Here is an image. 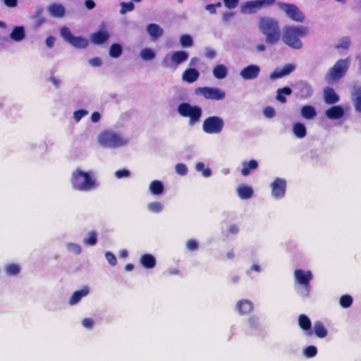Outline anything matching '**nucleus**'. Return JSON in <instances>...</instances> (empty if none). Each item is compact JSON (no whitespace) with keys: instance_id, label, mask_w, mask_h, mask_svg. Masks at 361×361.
<instances>
[{"instance_id":"1","label":"nucleus","mask_w":361,"mask_h":361,"mask_svg":"<svg viewBox=\"0 0 361 361\" xmlns=\"http://www.w3.org/2000/svg\"><path fill=\"white\" fill-rule=\"evenodd\" d=\"M258 27L265 36V42L269 44H277L281 38L279 23L274 18L261 16L259 18Z\"/></svg>"},{"instance_id":"2","label":"nucleus","mask_w":361,"mask_h":361,"mask_svg":"<svg viewBox=\"0 0 361 361\" xmlns=\"http://www.w3.org/2000/svg\"><path fill=\"white\" fill-rule=\"evenodd\" d=\"M71 183L75 190L87 192L97 188V183L93 176L89 172H85L77 169L71 176Z\"/></svg>"},{"instance_id":"3","label":"nucleus","mask_w":361,"mask_h":361,"mask_svg":"<svg viewBox=\"0 0 361 361\" xmlns=\"http://www.w3.org/2000/svg\"><path fill=\"white\" fill-rule=\"evenodd\" d=\"M308 31V28L305 26H286L283 28L282 40L288 47L300 49L302 47L300 38L306 36Z\"/></svg>"},{"instance_id":"4","label":"nucleus","mask_w":361,"mask_h":361,"mask_svg":"<svg viewBox=\"0 0 361 361\" xmlns=\"http://www.w3.org/2000/svg\"><path fill=\"white\" fill-rule=\"evenodd\" d=\"M350 66L348 59H339L331 68L326 75V79L329 81H336L345 75Z\"/></svg>"},{"instance_id":"5","label":"nucleus","mask_w":361,"mask_h":361,"mask_svg":"<svg viewBox=\"0 0 361 361\" xmlns=\"http://www.w3.org/2000/svg\"><path fill=\"white\" fill-rule=\"evenodd\" d=\"M278 6L286 14V17L292 21L297 23L305 21V14L295 4L279 2Z\"/></svg>"},{"instance_id":"6","label":"nucleus","mask_w":361,"mask_h":361,"mask_svg":"<svg viewBox=\"0 0 361 361\" xmlns=\"http://www.w3.org/2000/svg\"><path fill=\"white\" fill-rule=\"evenodd\" d=\"M188 56L189 55L185 51H175L170 56H165L163 59L162 64L166 68L176 69L180 64L187 61Z\"/></svg>"},{"instance_id":"7","label":"nucleus","mask_w":361,"mask_h":361,"mask_svg":"<svg viewBox=\"0 0 361 361\" xmlns=\"http://www.w3.org/2000/svg\"><path fill=\"white\" fill-rule=\"evenodd\" d=\"M178 111L182 116L189 117L192 123L197 122L202 115V110L199 106H192L188 103L179 104Z\"/></svg>"},{"instance_id":"8","label":"nucleus","mask_w":361,"mask_h":361,"mask_svg":"<svg viewBox=\"0 0 361 361\" xmlns=\"http://www.w3.org/2000/svg\"><path fill=\"white\" fill-rule=\"evenodd\" d=\"M99 142L104 147H117L124 145L126 140L116 133L104 132L99 137Z\"/></svg>"},{"instance_id":"9","label":"nucleus","mask_w":361,"mask_h":361,"mask_svg":"<svg viewBox=\"0 0 361 361\" xmlns=\"http://www.w3.org/2000/svg\"><path fill=\"white\" fill-rule=\"evenodd\" d=\"M197 95H202L206 99L222 100L226 97L224 91L217 87H203L195 90Z\"/></svg>"},{"instance_id":"10","label":"nucleus","mask_w":361,"mask_h":361,"mask_svg":"<svg viewBox=\"0 0 361 361\" xmlns=\"http://www.w3.org/2000/svg\"><path fill=\"white\" fill-rule=\"evenodd\" d=\"M224 121L216 116L207 118L202 124L203 130L208 134H216L221 132L224 128Z\"/></svg>"},{"instance_id":"11","label":"nucleus","mask_w":361,"mask_h":361,"mask_svg":"<svg viewBox=\"0 0 361 361\" xmlns=\"http://www.w3.org/2000/svg\"><path fill=\"white\" fill-rule=\"evenodd\" d=\"M60 33L64 40L70 43L74 47L82 49L85 48L88 45V42L86 39L73 35L71 30L67 27H62L60 30Z\"/></svg>"},{"instance_id":"12","label":"nucleus","mask_w":361,"mask_h":361,"mask_svg":"<svg viewBox=\"0 0 361 361\" xmlns=\"http://www.w3.org/2000/svg\"><path fill=\"white\" fill-rule=\"evenodd\" d=\"M276 0H252L246 1L241 8L243 13H255L258 9L264 6H269L275 3Z\"/></svg>"},{"instance_id":"13","label":"nucleus","mask_w":361,"mask_h":361,"mask_svg":"<svg viewBox=\"0 0 361 361\" xmlns=\"http://www.w3.org/2000/svg\"><path fill=\"white\" fill-rule=\"evenodd\" d=\"M294 277L296 282L303 286L307 290V294L310 290V281L312 279V274L310 271H303L302 269H295Z\"/></svg>"},{"instance_id":"14","label":"nucleus","mask_w":361,"mask_h":361,"mask_svg":"<svg viewBox=\"0 0 361 361\" xmlns=\"http://www.w3.org/2000/svg\"><path fill=\"white\" fill-rule=\"evenodd\" d=\"M296 97L300 99H307L312 95L313 90L312 86L305 80L298 81L295 85Z\"/></svg>"},{"instance_id":"15","label":"nucleus","mask_w":361,"mask_h":361,"mask_svg":"<svg viewBox=\"0 0 361 361\" xmlns=\"http://www.w3.org/2000/svg\"><path fill=\"white\" fill-rule=\"evenodd\" d=\"M271 195L276 199L284 197L286 189V181L280 178H276L271 184Z\"/></svg>"},{"instance_id":"16","label":"nucleus","mask_w":361,"mask_h":361,"mask_svg":"<svg viewBox=\"0 0 361 361\" xmlns=\"http://www.w3.org/2000/svg\"><path fill=\"white\" fill-rule=\"evenodd\" d=\"M260 72V68L257 65H249L243 68L240 72V75L245 80H250L257 78Z\"/></svg>"},{"instance_id":"17","label":"nucleus","mask_w":361,"mask_h":361,"mask_svg":"<svg viewBox=\"0 0 361 361\" xmlns=\"http://www.w3.org/2000/svg\"><path fill=\"white\" fill-rule=\"evenodd\" d=\"M236 310L241 315H245L253 311L254 305L251 301L247 299H242L236 303Z\"/></svg>"},{"instance_id":"18","label":"nucleus","mask_w":361,"mask_h":361,"mask_svg":"<svg viewBox=\"0 0 361 361\" xmlns=\"http://www.w3.org/2000/svg\"><path fill=\"white\" fill-rule=\"evenodd\" d=\"M298 325L301 329H302L305 334L308 336H311L313 334V331L311 329L312 322L310 318L305 314H300L298 317Z\"/></svg>"},{"instance_id":"19","label":"nucleus","mask_w":361,"mask_h":361,"mask_svg":"<svg viewBox=\"0 0 361 361\" xmlns=\"http://www.w3.org/2000/svg\"><path fill=\"white\" fill-rule=\"evenodd\" d=\"M325 115L329 119H339L344 116V110L341 106H333L326 111Z\"/></svg>"},{"instance_id":"20","label":"nucleus","mask_w":361,"mask_h":361,"mask_svg":"<svg viewBox=\"0 0 361 361\" xmlns=\"http://www.w3.org/2000/svg\"><path fill=\"white\" fill-rule=\"evenodd\" d=\"M200 77V73L195 68H187L182 74V80L188 83L196 81Z\"/></svg>"},{"instance_id":"21","label":"nucleus","mask_w":361,"mask_h":361,"mask_svg":"<svg viewBox=\"0 0 361 361\" xmlns=\"http://www.w3.org/2000/svg\"><path fill=\"white\" fill-rule=\"evenodd\" d=\"M324 101L328 104H336L339 100L338 95L331 87H326L324 90Z\"/></svg>"},{"instance_id":"22","label":"nucleus","mask_w":361,"mask_h":361,"mask_svg":"<svg viewBox=\"0 0 361 361\" xmlns=\"http://www.w3.org/2000/svg\"><path fill=\"white\" fill-rule=\"evenodd\" d=\"M140 264L145 269H152L156 265V259L151 254H144L140 259Z\"/></svg>"},{"instance_id":"23","label":"nucleus","mask_w":361,"mask_h":361,"mask_svg":"<svg viewBox=\"0 0 361 361\" xmlns=\"http://www.w3.org/2000/svg\"><path fill=\"white\" fill-rule=\"evenodd\" d=\"M242 166L243 168L240 173L242 176H247L250 173L251 171L258 168V162L255 159H251L249 161L243 162Z\"/></svg>"},{"instance_id":"24","label":"nucleus","mask_w":361,"mask_h":361,"mask_svg":"<svg viewBox=\"0 0 361 361\" xmlns=\"http://www.w3.org/2000/svg\"><path fill=\"white\" fill-rule=\"evenodd\" d=\"M237 194L240 199L247 200L253 195V190L250 186L242 185L237 188Z\"/></svg>"},{"instance_id":"25","label":"nucleus","mask_w":361,"mask_h":361,"mask_svg":"<svg viewBox=\"0 0 361 361\" xmlns=\"http://www.w3.org/2000/svg\"><path fill=\"white\" fill-rule=\"evenodd\" d=\"M48 11L53 17L61 18L64 16V7L59 4H52L49 6Z\"/></svg>"},{"instance_id":"26","label":"nucleus","mask_w":361,"mask_h":361,"mask_svg":"<svg viewBox=\"0 0 361 361\" xmlns=\"http://www.w3.org/2000/svg\"><path fill=\"white\" fill-rule=\"evenodd\" d=\"M109 33L106 31L99 30L92 35L91 39L93 43L100 44L109 39Z\"/></svg>"},{"instance_id":"27","label":"nucleus","mask_w":361,"mask_h":361,"mask_svg":"<svg viewBox=\"0 0 361 361\" xmlns=\"http://www.w3.org/2000/svg\"><path fill=\"white\" fill-rule=\"evenodd\" d=\"M10 37L16 42H20L25 37V30L23 26L15 27L10 34Z\"/></svg>"},{"instance_id":"28","label":"nucleus","mask_w":361,"mask_h":361,"mask_svg":"<svg viewBox=\"0 0 361 361\" xmlns=\"http://www.w3.org/2000/svg\"><path fill=\"white\" fill-rule=\"evenodd\" d=\"M88 293V288H85L80 290L75 291L71 298L69 299L70 305H75L78 303L82 297L85 296Z\"/></svg>"},{"instance_id":"29","label":"nucleus","mask_w":361,"mask_h":361,"mask_svg":"<svg viewBox=\"0 0 361 361\" xmlns=\"http://www.w3.org/2000/svg\"><path fill=\"white\" fill-rule=\"evenodd\" d=\"M228 74V69L223 64L216 65L213 69V75L217 79H224Z\"/></svg>"},{"instance_id":"30","label":"nucleus","mask_w":361,"mask_h":361,"mask_svg":"<svg viewBox=\"0 0 361 361\" xmlns=\"http://www.w3.org/2000/svg\"><path fill=\"white\" fill-rule=\"evenodd\" d=\"M291 93L292 90L288 87L279 88L276 92V99L281 104H284L286 102V96L290 95Z\"/></svg>"},{"instance_id":"31","label":"nucleus","mask_w":361,"mask_h":361,"mask_svg":"<svg viewBox=\"0 0 361 361\" xmlns=\"http://www.w3.org/2000/svg\"><path fill=\"white\" fill-rule=\"evenodd\" d=\"M314 333L320 338H323L327 336V330L324 325L319 321L314 324Z\"/></svg>"},{"instance_id":"32","label":"nucleus","mask_w":361,"mask_h":361,"mask_svg":"<svg viewBox=\"0 0 361 361\" xmlns=\"http://www.w3.org/2000/svg\"><path fill=\"white\" fill-rule=\"evenodd\" d=\"M147 32L153 38H159L163 35V30L157 24L152 23L147 26Z\"/></svg>"},{"instance_id":"33","label":"nucleus","mask_w":361,"mask_h":361,"mask_svg":"<svg viewBox=\"0 0 361 361\" xmlns=\"http://www.w3.org/2000/svg\"><path fill=\"white\" fill-rule=\"evenodd\" d=\"M314 108L310 105H305L301 108V115L306 119H312L316 116Z\"/></svg>"},{"instance_id":"34","label":"nucleus","mask_w":361,"mask_h":361,"mask_svg":"<svg viewBox=\"0 0 361 361\" xmlns=\"http://www.w3.org/2000/svg\"><path fill=\"white\" fill-rule=\"evenodd\" d=\"M149 190L154 195H159L164 192V186L161 181L153 180L149 184Z\"/></svg>"},{"instance_id":"35","label":"nucleus","mask_w":361,"mask_h":361,"mask_svg":"<svg viewBox=\"0 0 361 361\" xmlns=\"http://www.w3.org/2000/svg\"><path fill=\"white\" fill-rule=\"evenodd\" d=\"M293 132L298 138H303L307 134L306 128L305 125L301 123H296L293 125Z\"/></svg>"},{"instance_id":"36","label":"nucleus","mask_w":361,"mask_h":361,"mask_svg":"<svg viewBox=\"0 0 361 361\" xmlns=\"http://www.w3.org/2000/svg\"><path fill=\"white\" fill-rule=\"evenodd\" d=\"M353 102L356 111L361 112V87L356 88L353 92Z\"/></svg>"},{"instance_id":"37","label":"nucleus","mask_w":361,"mask_h":361,"mask_svg":"<svg viewBox=\"0 0 361 361\" xmlns=\"http://www.w3.org/2000/svg\"><path fill=\"white\" fill-rule=\"evenodd\" d=\"M5 272L8 276H16L20 271V267L18 264H8L5 266Z\"/></svg>"},{"instance_id":"38","label":"nucleus","mask_w":361,"mask_h":361,"mask_svg":"<svg viewBox=\"0 0 361 361\" xmlns=\"http://www.w3.org/2000/svg\"><path fill=\"white\" fill-rule=\"evenodd\" d=\"M180 44L184 48L192 47L193 45L192 37L188 34L182 35L180 37Z\"/></svg>"},{"instance_id":"39","label":"nucleus","mask_w":361,"mask_h":361,"mask_svg":"<svg viewBox=\"0 0 361 361\" xmlns=\"http://www.w3.org/2000/svg\"><path fill=\"white\" fill-rule=\"evenodd\" d=\"M122 54V47L119 44H113L109 50V55L113 58H118Z\"/></svg>"},{"instance_id":"40","label":"nucleus","mask_w":361,"mask_h":361,"mask_svg":"<svg viewBox=\"0 0 361 361\" xmlns=\"http://www.w3.org/2000/svg\"><path fill=\"white\" fill-rule=\"evenodd\" d=\"M340 305L343 308H348L353 304V298L349 295H343L340 298Z\"/></svg>"},{"instance_id":"41","label":"nucleus","mask_w":361,"mask_h":361,"mask_svg":"<svg viewBox=\"0 0 361 361\" xmlns=\"http://www.w3.org/2000/svg\"><path fill=\"white\" fill-rule=\"evenodd\" d=\"M140 56L143 60H152L155 57V54L151 49L145 48L141 50Z\"/></svg>"},{"instance_id":"42","label":"nucleus","mask_w":361,"mask_h":361,"mask_svg":"<svg viewBox=\"0 0 361 361\" xmlns=\"http://www.w3.org/2000/svg\"><path fill=\"white\" fill-rule=\"evenodd\" d=\"M97 242V233L94 231L89 233V237L84 239V244L87 245H94Z\"/></svg>"},{"instance_id":"43","label":"nucleus","mask_w":361,"mask_h":361,"mask_svg":"<svg viewBox=\"0 0 361 361\" xmlns=\"http://www.w3.org/2000/svg\"><path fill=\"white\" fill-rule=\"evenodd\" d=\"M317 353V349L314 345H309L304 349V355L307 357H313Z\"/></svg>"},{"instance_id":"44","label":"nucleus","mask_w":361,"mask_h":361,"mask_svg":"<svg viewBox=\"0 0 361 361\" xmlns=\"http://www.w3.org/2000/svg\"><path fill=\"white\" fill-rule=\"evenodd\" d=\"M148 209L152 212L159 213V212H161V210L163 209V206L159 202H153L148 204Z\"/></svg>"},{"instance_id":"45","label":"nucleus","mask_w":361,"mask_h":361,"mask_svg":"<svg viewBox=\"0 0 361 361\" xmlns=\"http://www.w3.org/2000/svg\"><path fill=\"white\" fill-rule=\"evenodd\" d=\"M121 8L120 12L121 14H124L126 12L131 11L135 8L134 4L133 2H128V3L122 2L121 4Z\"/></svg>"},{"instance_id":"46","label":"nucleus","mask_w":361,"mask_h":361,"mask_svg":"<svg viewBox=\"0 0 361 361\" xmlns=\"http://www.w3.org/2000/svg\"><path fill=\"white\" fill-rule=\"evenodd\" d=\"M350 44V39L348 37H345L341 39L340 42L336 45V48L347 49L349 48Z\"/></svg>"},{"instance_id":"47","label":"nucleus","mask_w":361,"mask_h":361,"mask_svg":"<svg viewBox=\"0 0 361 361\" xmlns=\"http://www.w3.org/2000/svg\"><path fill=\"white\" fill-rule=\"evenodd\" d=\"M247 323L250 329H257L259 327V319L256 316H251L247 319Z\"/></svg>"},{"instance_id":"48","label":"nucleus","mask_w":361,"mask_h":361,"mask_svg":"<svg viewBox=\"0 0 361 361\" xmlns=\"http://www.w3.org/2000/svg\"><path fill=\"white\" fill-rule=\"evenodd\" d=\"M176 171L180 176H185L188 173V169L185 164L179 163L176 166Z\"/></svg>"},{"instance_id":"49","label":"nucleus","mask_w":361,"mask_h":361,"mask_svg":"<svg viewBox=\"0 0 361 361\" xmlns=\"http://www.w3.org/2000/svg\"><path fill=\"white\" fill-rule=\"evenodd\" d=\"M186 247L190 251L196 250L198 247V243L195 239H190L186 243Z\"/></svg>"},{"instance_id":"50","label":"nucleus","mask_w":361,"mask_h":361,"mask_svg":"<svg viewBox=\"0 0 361 361\" xmlns=\"http://www.w3.org/2000/svg\"><path fill=\"white\" fill-rule=\"evenodd\" d=\"M88 114V112L83 109H80L78 111H75L73 114V118L75 120V121L78 122L82 118H83L85 116H86Z\"/></svg>"},{"instance_id":"51","label":"nucleus","mask_w":361,"mask_h":361,"mask_svg":"<svg viewBox=\"0 0 361 361\" xmlns=\"http://www.w3.org/2000/svg\"><path fill=\"white\" fill-rule=\"evenodd\" d=\"M130 171L126 169H120L115 172V176L117 178H126L130 176Z\"/></svg>"},{"instance_id":"52","label":"nucleus","mask_w":361,"mask_h":361,"mask_svg":"<svg viewBox=\"0 0 361 361\" xmlns=\"http://www.w3.org/2000/svg\"><path fill=\"white\" fill-rule=\"evenodd\" d=\"M105 257H106V259L108 261V262L111 266H115L116 264L117 259H116V256L113 253H111L110 252H107L105 254Z\"/></svg>"},{"instance_id":"53","label":"nucleus","mask_w":361,"mask_h":361,"mask_svg":"<svg viewBox=\"0 0 361 361\" xmlns=\"http://www.w3.org/2000/svg\"><path fill=\"white\" fill-rule=\"evenodd\" d=\"M221 2H217L216 4H207L206 6V10L208 11L211 14H214L216 13V8L217 7H221Z\"/></svg>"},{"instance_id":"54","label":"nucleus","mask_w":361,"mask_h":361,"mask_svg":"<svg viewBox=\"0 0 361 361\" xmlns=\"http://www.w3.org/2000/svg\"><path fill=\"white\" fill-rule=\"evenodd\" d=\"M224 3L226 8L233 9L238 6L239 0H224Z\"/></svg>"},{"instance_id":"55","label":"nucleus","mask_w":361,"mask_h":361,"mask_svg":"<svg viewBox=\"0 0 361 361\" xmlns=\"http://www.w3.org/2000/svg\"><path fill=\"white\" fill-rule=\"evenodd\" d=\"M263 112L264 116L269 118H273L276 114L275 110L271 106L265 107Z\"/></svg>"},{"instance_id":"56","label":"nucleus","mask_w":361,"mask_h":361,"mask_svg":"<svg viewBox=\"0 0 361 361\" xmlns=\"http://www.w3.org/2000/svg\"><path fill=\"white\" fill-rule=\"evenodd\" d=\"M68 250L78 255L81 252V247L80 245L74 243H69L68 245Z\"/></svg>"},{"instance_id":"57","label":"nucleus","mask_w":361,"mask_h":361,"mask_svg":"<svg viewBox=\"0 0 361 361\" xmlns=\"http://www.w3.org/2000/svg\"><path fill=\"white\" fill-rule=\"evenodd\" d=\"M295 67L292 64L286 65L282 69H281V72L283 76L290 74L293 70Z\"/></svg>"},{"instance_id":"58","label":"nucleus","mask_w":361,"mask_h":361,"mask_svg":"<svg viewBox=\"0 0 361 361\" xmlns=\"http://www.w3.org/2000/svg\"><path fill=\"white\" fill-rule=\"evenodd\" d=\"M37 18V27H39L42 24L44 23V18H42V10L38 9L35 14Z\"/></svg>"},{"instance_id":"59","label":"nucleus","mask_w":361,"mask_h":361,"mask_svg":"<svg viewBox=\"0 0 361 361\" xmlns=\"http://www.w3.org/2000/svg\"><path fill=\"white\" fill-rule=\"evenodd\" d=\"M89 63L94 67L100 66L102 63V59L99 57H94L90 59Z\"/></svg>"},{"instance_id":"60","label":"nucleus","mask_w":361,"mask_h":361,"mask_svg":"<svg viewBox=\"0 0 361 361\" xmlns=\"http://www.w3.org/2000/svg\"><path fill=\"white\" fill-rule=\"evenodd\" d=\"M82 324L85 328L90 329L94 325V321L91 318H85Z\"/></svg>"},{"instance_id":"61","label":"nucleus","mask_w":361,"mask_h":361,"mask_svg":"<svg viewBox=\"0 0 361 361\" xmlns=\"http://www.w3.org/2000/svg\"><path fill=\"white\" fill-rule=\"evenodd\" d=\"M204 55L207 59H212L215 57L216 51L212 49L207 48L205 51Z\"/></svg>"},{"instance_id":"62","label":"nucleus","mask_w":361,"mask_h":361,"mask_svg":"<svg viewBox=\"0 0 361 361\" xmlns=\"http://www.w3.org/2000/svg\"><path fill=\"white\" fill-rule=\"evenodd\" d=\"M282 77H283V75H282V73L281 72L280 70H275L270 75L271 79H276Z\"/></svg>"},{"instance_id":"63","label":"nucleus","mask_w":361,"mask_h":361,"mask_svg":"<svg viewBox=\"0 0 361 361\" xmlns=\"http://www.w3.org/2000/svg\"><path fill=\"white\" fill-rule=\"evenodd\" d=\"M4 4L9 8L16 7L18 4L17 0H4Z\"/></svg>"},{"instance_id":"64","label":"nucleus","mask_w":361,"mask_h":361,"mask_svg":"<svg viewBox=\"0 0 361 361\" xmlns=\"http://www.w3.org/2000/svg\"><path fill=\"white\" fill-rule=\"evenodd\" d=\"M234 13L231 11L225 12L222 15V19L225 22H228L233 16Z\"/></svg>"}]
</instances>
